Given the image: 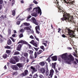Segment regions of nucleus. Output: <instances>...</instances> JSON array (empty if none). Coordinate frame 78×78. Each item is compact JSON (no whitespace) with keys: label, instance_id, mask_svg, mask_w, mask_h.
I'll use <instances>...</instances> for the list:
<instances>
[{"label":"nucleus","instance_id":"f03ea898","mask_svg":"<svg viewBox=\"0 0 78 78\" xmlns=\"http://www.w3.org/2000/svg\"><path fill=\"white\" fill-rule=\"evenodd\" d=\"M61 58L66 63H68L69 64H70L71 61L75 60L74 58L71 54H70L68 56H67V54H63L62 55Z\"/></svg>","mask_w":78,"mask_h":78},{"label":"nucleus","instance_id":"f704fd0d","mask_svg":"<svg viewBox=\"0 0 78 78\" xmlns=\"http://www.w3.org/2000/svg\"><path fill=\"white\" fill-rule=\"evenodd\" d=\"M4 48H7V49H11V47L8 45H7L6 46H5Z\"/></svg>","mask_w":78,"mask_h":78},{"label":"nucleus","instance_id":"b1692460","mask_svg":"<svg viewBox=\"0 0 78 78\" xmlns=\"http://www.w3.org/2000/svg\"><path fill=\"white\" fill-rule=\"evenodd\" d=\"M31 16H34L35 17H37V12H36V13L35 12H33L31 14Z\"/></svg>","mask_w":78,"mask_h":78},{"label":"nucleus","instance_id":"6e6d98bb","mask_svg":"<svg viewBox=\"0 0 78 78\" xmlns=\"http://www.w3.org/2000/svg\"><path fill=\"white\" fill-rule=\"evenodd\" d=\"M35 50V51H38V50L37 49V48H36L35 47H33V48Z\"/></svg>","mask_w":78,"mask_h":78},{"label":"nucleus","instance_id":"20e7f679","mask_svg":"<svg viewBox=\"0 0 78 78\" xmlns=\"http://www.w3.org/2000/svg\"><path fill=\"white\" fill-rule=\"evenodd\" d=\"M35 10L36 12H37V14L40 13V16H41L42 14V12H41V9L39 7H35L33 9V11Z\"/></svg>","mask_w":78,"mask_h":78},{"label":"nucleus","instance_id":"ddd939ff","mask_svg":"<svg viewBox=\"0 0 78 78\" xmlns=\"http://www.w3.org/2000/svg\"><path fill=\"white\" fill-rule=\"evenodd\" d=\"M23 45V44H19L17 48V51H20L21 50V48H22Z\"/></svg>","mask_w":78,"mask_h":78},{"label":"nucleus","instance_id":"393cba45","mask_svg":"<svg viewBox=\"0 0 78 78\" xmlns=\"http://www.w3.org/2000/svg\"><path fill=\"white\" fill-rule=\"evenodd\" d=\"M56 64V62H55L54 63H52V67H53L54 69H55Z\"/></svg>","mask_w":78,"mask_h":78},{"label":"nucleus","instance_id":"13d9d810","mask_svg":"<svg viewBox=\"0 0 78 78\" xmlns=\"http://www.w3.org/2000/svg\"><path fill=\"white\" fill-rule=\"evenodd\" d=\"M55 71L56 73H59V72L58 71V70L55 69Z\"/></svg>","mask_w":78,"mask_h":78},{"label":"nucleus","instance_id":"9b49d317","mask_svg":"<svg viewBox=\"0 0 78 78\" xmlns=\"http://www.w3.org/2000/svg\"><path fill=\"white\" fill-rule=\"evenodd\" d=\"M53 73H54V70H53V69H52L50 70L49 76H50L51 78H52L53 76Z\"/></svg>","mask_w":78,"mask_h":78},{"label":"nucleus","instance_id":"de8ad7c7","mask_svg":"<svg viewBox=\"0 0 78 78\" xmlns=\"http://www.w3.org/2000/svg\"><path fill=\"white\" fill-rule=\"evenodd\" d=\"M23 34H21L19 35V37H20V38H21V37H23Z\"/></svg>","mask_w":78,"mask_h":78},{"label":"nucleus","instance_id":"37998d69","mask_svg":"<svg viewBox=\"0 0 78 78\" xmlns=\"http://www.w3.org/2000/svg\"><path fill=\"white\" fill-rule=\"evenodd\" d=\"M10 39H11V40H12V41L13 42H15V41L16 40L13 38V37H10Z\"/></svg>","mask_w":78,"mask_h":78},{"label":"nucleus","instance_id":"0eeeda50","mask_svg":"<svg viewBox=\"0 0 78 78\" xmlns=\"http://www.w3.org/2000/svg\"><path fill=\"white\" fill-rule=\"evenodd\" d=\"M29 73L28 72V71L26 69L24 70V72L23 73L21 74H20V76H25L27 75H28Z\"/></svg>","mask_w":78,"mask_h":78},{"label":"nucleus","instance_id":"cd10ccee","mask_svg":"<svg viewBox=\"0 0 78 78\" xmlns=\"http://www.w3.org/2000/svg\"><path fill=\"white\" fill-rule=\"evenodd\" d=\"M13 58L15 59L16 62H19V58L18 57L15 56L13 57Z\"/></svg>","mask_w":78,"mask_h":78},{"label":"nucleus","instance_id":"4468645a","mask_svg":"<svg viewBox=\"0 0 78 78\" xmlns=\"http://www.w3.org/2000/svg\"><path fill=\"white\" fill-rule=\"evenodd\" d=\"M30 59H32V62L31 63V64H32V63L33 62H34V61H36V59H34V56H33V55H30Z\"/></svg>","mask_w":78,"mask_h":78},{"label":"nucleus","instance_id":"a18cd8bd","mask_svg":"<svg viewBox=\"0 0 78 78\" xmlns=\"http://www.w3.org/2000/svg\"><path fill=\"white\" fill-rule=\"evenodd\" d=\"M31 17V16L30 15L28 16L27 17V19L26 20L27 21H28V19H30V18Z\"/></svg>","mask_w":78,"mask_h":78},{"label":"nucleus","instance_id":"2eb2a0df","mask_svg":"<svg viewBox=\"0 0 78 78\" xmlns=\"http://www.w3.org/2000/svg\"><path fill=\"white\" fill-rule=\"evenodd\" d=\"M21 43V44H27V42L26 41H24L22 40H20L17 43V44Z\"/></svg>","mask_w":78,"mask_h":78},{"label":"nucleus","instance_id":"6e6552de","mask_svg":"<svg viewBox=\"0 0 78 78\" xmlns=\"http://www.w3.org/2000/svg\"><path fill=\"white\" fill-rule=\"evenodd\" d=\"M31 21L33 23H34V24H35L36 25H38V21H39L37 20L35 18L32 17L31 19Z\"/></svg>","mask_w":78,"mask_h":78},{"label":"nucleus","instance_id":"4c0bfd02","mask_svg":"<svg viewBox=\"0 0 78 78\" xmlns=\"http://www.w3.org/2000/svg\"><path fill=\"white\" fill-rule=\"evenodd\" d=\"M11 31L10 29H9L8 30V34L9 35H10L11 34Z\"/></svg>","mask_w":78,"mask_h":78},{"label":"nucleus","instance_id":"3c124183","mask_svg":"<svg viewBox=\"0 0 78 78\" xmlns=\"http://www.w3.org/2000/svg\"><path fill=\"white\" fill-rule=\"evenodd\" d=\"M20 32H21L22 33H23L24 32V30L23 29H21V30L20 31Z\"/></svg>","mask_w":78,"mask_h":78},{"label":"nucleus","instance_id":"864d4df0","mask_svg":"<svg viewBox=\"0 0 78 78\" xmlns=\"http://www.w3.org/2000/svg\"><path fill=\"white\" fill-rule=\"evenodd\" d=\"M28 46L29 48H30V49H31V46L30 45V44H28Z\"/></svg>","mask_w":78,"mask_h":78},{"label":"nucleus","instance_id":"423d86ee","mask_svg":"<svg viewBox=\"0 0 78 78\" xmlns=\"http://www.w3.org/2000/svg\"><path fill=\"white\" fill-rule=\"evenodd\" d=\"M44 51H43L42 50H40L38 51L37 52V53L35 51L34 54V58L35 59H36L37 57V54L38 55H40Z\"/></svg>","mask_w":78,"mask_h":78},{"label":"nucleus","instance_id":"4be33fe9","mask_svg":"<svg viewBox=\"0 0 78 78\" xmlns=\"http://www.w3.org/2000/svg\"><path fill=\"white\" fill-rule=\"evenodd\" d=\"M51 58L52 59V61H57V56H54L51 57Z\"/></svg>","mask_w":78,"mask_h":78},{"label":"nucleus","instance_id":"0e129e2a","mask_svg":"<svg viewBox=\"0 0 78 78\" xmlns=\"http://www.w3.org/2000/svg\"><path fill=\"white\" fill-rule=\"evenodd\" d=\"M31 9H32V7H30L29 8H28V10H29V11H30V10H31Z\"/></svg>","mask_w":78,"mask_h":78},{"label":"nucleus","instance_id":"680f3d73","mask_svg":"<svg viewBox=\"0 0 78 78\" xmlns=\"http://www.w3.org/2000/svg\"><path fill=\"white\" fill-rule=\"evenodd\" d=\"M20 3H24V1H23V0H22V1H21Z\"/></svg>","mask_w":78,"mask_h":78},{"label":"nucleus","instance_id":"f257e3e1","mask_svg":"<svg viewBox=\"0 0 78 78\" xmlns=\"http://www.w3.org/2000/svg\"><path fill=\"white\" fill-rule=\"evenodd\" d=\"M54 3H55L57 5V6H58V11L59 12H62V14H63V17L61 19V21H64V20H68L69 22H71L72 23L75 24L76 22L73 19V17L72 16H70V14L67 13L63 10V8L59 5V2H54Z\"/></svg>","mask_w":78,"mask_h":78},{"label":"nucleus","instance_id":"774afa93","mask_svg":"<svg viewBox=\"0 0 78 78\" xmlns=\"http://www.w3.org/2000/svg\"><path fill=\"white\" fill-rule=\"evenodd\" d=\"M76 61V62H77L78 63V59H77V58H75V59Z\"/></svg>","mask_w":78,"mask_h":78},{"label":"nucleus","instance_id":"79ce46f5","mask_svg":"<svg viewBox=\"0 0 78 78\" xmlns=\"http://www.w3.org/2000/svg\"><path fill=\"white\" fill-rule=\"evenodd\" d=\"M18 74L17 72H14L13 73L12 75H17Z\"/></svg>","mask_w":78,"mask_h":78},{"label":"nucleus","instance_id":"72a5a7b5","mask_svg":"<svg viewBox=\"0 0 78 78\" xmlns=\"http://www.w3.org/2000/svg\"><path fill=\"white\" fill-rule=\"evenodd\" d=\"M40 48L43 50V51H45V49H44V46H41L40 47Z\"/></svg>","mask_w":78,"mask_h":78},{"label":"nucleus","instance_id":"6ab92c4d","mask_svg":"<svg viewBox=\"0 0 78 78\" xmlns=\"http://www.w3.org/2000/svg\"><path fill=\"white\" fill-rule=\"evenodd\" d=\"M40 72H41L43 74L45 73V69L44 68H41L40 69Z\"/></svg>","mask_w":78,"mask_h":78},{"label":"nucleus","instance_id":"aec40b11","mask_svg":"<svg viewBox=\"0 0 78 78\" xmlns=\"http://www.w3.org/2000/svg\"><path fill=\"white\" fill-rule=\"evenodd\" d=\"M16 66H18L19 68H21L23 67L22 63H18L16 64Z\"/></svg>","mask_w":78,"mask_h":78},{"label":"nucleus","instance_id":"bf43d9fd","mask_svg":"<svg viewBox=\"0 0 78 78\" xmlns=\"http://www.w3.org/2000/svg\"><path fill=\"white\" fill-rule=\"evenodd\" d=\"M35 38L37 41H39V38H38L36 36H35Z\"/></svg>","mask_w":78,"mask_h":78},{"label":"nucleus","instance_id":"1a4fd4ad","mask_svg":"<svg viewBox=\"0 0 78 78\" xmlns=\"http://www.w3.org/2000/svg\"><path fill=\"white\" fill-rule=\"evenodd\" d=\"M32 27L31 26H30L29 27H25L24 28V29L25 30H27V31H30L32 33H34V31L31 29L32 28Z\"/></svg>","mask_w":78,"mask_h":78},{"label":"nucleus","instance_id":"69168bd1","mask_svg":"<svg viewBox=\"0 0 78 78\" xmlns=\"http://www.w3.org/2000/svg\"><path fill=\"white\" fill-rule=\"evenodd\" d=\"M62 36L63 37H66V35H64V34H63L62 35Z\"/></svg>","mask_w":78,"mask_h":78},{"label":"nucleus","instance_id":"412c9836","mask_svg":"<svg viewBox=\"0 0 78 78\" xmlns=\"http://www.w3.org/2000/svg\"><path fill=\"white\" fill-rule=\"evenodd\" d=\"M53 55V54H52L49 56L48 58L46 60V61H48V62H50L51 61V60H50V57H51Z\"/></svg>","mask_w":78,"mask_h":78},{"label":"nucleus","instance_id":"dca6fc26","mask_svg":"<svg viewBox=\"0 0 78 78\" xmlns=\"http://www.w3.org/2000/svg\"><path fill=\"white\" fill-rule=\"evenodd\" d=\"M0 18H1L2 20H4L5 19H7V17H6V15H2L1 16Z\"/></svg>","mask_w":78,"mask_h":78},{"label":"nucleus","instance_id":"bb28decb","mask_svg":"<svg viewBox=\"0 0 78 78\" xmlns=\"http://www.w3.org/2000/svg\"><path fill=\"white\" fill-rule=\"evenodd\" d=\"M28 52L30 55H33V51H32V50H28Z\"/></svg>","mask_w":78,"mask_h":78},{"label":"nucleus","instance_id":"49530a36","mask_svg":"<svg viewBox=\"0 0 78 78\" xmlns=\"http://www.w3.org/2000/svg\"><path fill=\"white\" fill-rule=\"evenodd\" d=\"M30 43V44H32V45H33V44L34 43V40H32Z\"/></svg>","mask_w":78,"mask_h":78},{"label":"nucleus","instance_id":"39448f33","mask_svg":"<svg viewBox=\"0 0 78 78\" xmlns=\"http://www.w3.org/2000/svg\"><path fill=\"white\" fill-rule=\"evenodd\" d=\"M65 3H66L68 5V8H70V5H72L73 4V1H68V0H64Z\"/></svg>","mask_w":78,"mask_h":78},{"label":"nucleus","instance_id":"ea45409f","mask_svg":"<svg viewBox=\"0 0 78 78\" xmlns=\"http://www.w3.org/2000/svg\"><path fill=\"white\" fill-rule=\"evenodd\" d=\"M6 53L7 54H10V53H11V51L9 50H6Z\"/></svg>","mask_w":78,"mask_h":78},{"label":"nucleus","instance_id":"09e8293b","mask_svg":"<svg viewBox=\"0 0 78 78\" xmlns=\"http://www.w3.org/2000/svg\"><path fill=\"white\" fill-rule=\"evenodd\" d=\"M27 23H23L22 25H21V27H23V25H25V26H26L27 25Z\"/></svg>","mask_w":78,"mask_h":78},{"label":"nucleus","instance_id":"f8f14e48","mask_svg":"<svg viewBox=\"0 0 78 78\" xmlns=\"http://www.w3.org/2000/svg\"><path fill=\"white\" fill-rule=\"evenodd\" d=\"M11 68L15 70H18V67L16 66L15 65H12L11 66Z\"/></svg>","mask_w":78,"mask_h":78},{"label":"nucleus","instance_id":"e2e57ef3","mask_svg":"<svg viewBox=\"0 0 78 78\" xmlns=\"http://www.w3.org/2000/svg\"><path fill=\"white\" fill-rule=\"evenodd\" d=\"M3 42V40L2 38H0V42L2 43Z\"/></svg>","mask_w":78,"mask_h":78},{"label":"nucleus","instance_id":"c756f323","mask_svg":"<svg viewBox=\"0 0 78 78\" xmlns=\"http://www.w3.org/2000/svg\"><path fill=\"white\" fill-rule=\"evenodd\" d=\"M20 60H21V61H25V57L22 56L20 58Z\"/></svg>","mask_w":78,"mask_h":78},{"label":"nucleus","instance_id":"338daca9","mask_svg":"<svg viewBox=\"0 0 78 78\" xmlns=\"http://www.w3.org/2000/svg\"><path fill=\"white\" fill-rule=\"evenodd\" d=\"M30 25V23H27L26 24V26H29V25Z\"/></svg>","mask_w":78,"mask_h":78},{"label":"nucleus","instance_id":"2f4dec72","mask_svg":"<svg viewBox=\"0 0 78 78\" xmlns=\"http://www.w3.org/2000/svg\"><path fill=\"white\" fill-rule=\"evenodd\" d=\"M7 44L8 45H11V40L9 39L7 41Z\"/></svg>","mask_w":78,"mask_h":78},{"label":"nucleus","instance_id":"a19ab883","mask_svg":"<svg viewBox=\"0 0 78 78\" xmlns=\"http://www.w3.org/2000/svg\"><path fill=\"white\" fill-rule=\"evenodd\" d=\"M39 77L40 78H44V76L42 74H39Z\"/></svg>","mask_w":78,"mask_h":78},{"label":"nucleus","instance_id":"a211bd4d","mask_svg":"<svg viewBox=\"0 0 78 78\" xmlns=\"http://www.w3.org/2000/svg\"><path fill=\"white\" fill-rule=\"evenodd\" d=\"M3 3V0H0V11L2 9V4Z\"/></svg>","mask_w":78,"mask_h":78},{"label":"nucleus","instance_id":"7ed1b4c3","mask_svg":"<svg viewBox=\"0 0 78 78\" xmlns=\"http://www.w3.org/2000/svg\"><path fill=\"white\" fill-rule=\"evenodd\" d=\"M67 30L68 34H67V36H70L69 37V38L68 39V40L71 41L72 39L71 38V37H75V36H76V35H73V34H74V31L71 30L69 28L67 29Z\"/></svg>","mask_w":78,"mask_h":78},{"label":"nucleus","instance_id":"5fc2aeb1","mask_svg":"<svg viewBox=\"0 0 78 78\" xmlns=\"http://www.w3.org/2000/svg\"><path fill=\"white\" fill-rule=\"evenodd\" d=\"M33 2L35 4H37V1H36L35 0L33 1Z\"/></svg>","mask_w":78,"mask_h":78},{"label":"nucleus","instance_id":"c9c22d12","mask_svg":"<svg viewBox=\"0 0 78 78\" xmlns=\"http://www.w3.org/2000/svg\"><path fill=\"white\" fill-rule=\"evenodd\" d=\"M10 62L11 64H16V61L14 60H12L10 61Z\"/></svg>","mask_w":78,"mask_h":78},{"label":"nucleus","instance_id":"052dcab7","mask_svg":"<svg viewBox=\"0 0 78 78\" xmlns=\"http://www.w3.org/2000/svg\"><path fill=\"white\" fill-rule=\"evenodd\" d=\"M4 69L5 70H6V69H7V67H6V65H5V66L4 67Z\"/></svg>","mask_w":78,"mask_h":78},{"label":"nucleus","instance_id":"603ef678","mask_svg":"<svg viewBox=\"0 0 78 78\" xmlns=\"http://www.w3.org/2000/svg\"><path fill=\"white\" fill-rule=\"evenodd\" d=\"M37 71V70H33L32 71V73L33 74L35 72H36Z\"/></svg>","mask_w":78,"mask_h":78},{"label":"nucleus","instance_id":"c03bdc74","mask_svg":"<svg viewBox=\"0 0 78 78\" xmlns=\"http://www.w3.org/2000/svg\"><path fill=\"white\" fill-rule=\"evenodd\" d=\"M30 68L31 69H32L33 70H36V69H35V68L33 67V66H31Z\"/></svg>","mask_w":78,"mask_h":78},{"label":"nucleus","instance_id":"e433bc0d","mask_svg":"<svg viewBox=\"0 0 78 78\" xmlns=\"http://www.w3.org/2000/svg\"><path fill=\"white\" fill-rule=\"evenodd\" d=\"M33 45L35 47H36L37 48L38 47V46H37V44L36 43H34L33 44Z\"/></svg>","mask_w":78,"mask_h":78},{"label":"nucleus","instance_id":"473e14b6","mask_svg":"<svg viewBox=\"0 0 78 78\" xmlns=\"http://www.w3.org/2000/svg\"><path fill=\"white\" fill-rule=\"evenodd\" d=\"M24 56H25L26 58H28V54L27 53H24Z\"/></svg>","mask_w":78,"mask_h":78},{"label":"nucleus","instance_id":"7c9ffc66","mask_svg":"<svg viewBox=\"0 0 78 78\" xmlns=\"http://www.w3.org/2000/svg\"><path fill=\"white\" fill-rule=\"evenodd\" d=\"M37 77H38V75L36 73L34 75L33 78H37Z\"/></svg>","mask_w":78,"mask_h":78},{"label":"nucleus","instance_id":"58836bf2","mask_svg":"<svg viewBox=\"0 0 78 78\" xmlns=\"http://www.w3.org/2000/svg\"><path fill=\"white\" fill-rule=\"evenodd\" d=\"M20 54V53L19 52V51H16L14 52V55H19Z\"/></svg>","mask_w":78,"mask_h":78},{"label":"nucleus","instance_id":"4d7b16f0","mask_svg":"<svg viewBox=\"0 0 78 78\" xmlns=\"http://www.w3.org/2000/svg\"><path fill=\"white\" fill-rule=\"evenodd\" d=\"M30 38H31V39H34V37H33V36L32 35H31L30 37Z\"/></svg>","mask_w":78,"mask_h":78},{"label":"nucleus","instance_id":"f3484780","mask_svg":"<svg viewBox=\"0 0 78 78\" xmlns=\"http://www.w3.org/2000/svg\"><path fill=\"white\" fill-rule=\"evenodd\" d=\"M23 20V19H21L20 18L18 19V21H17L16 22L17 25H20V22H21L20 21L21 20V21H22V20Z\"/></svg>","mask_w":78,"mask_h":78},{"label":"nucleus","instance_id":"a878e982","mask_svg":"<svg viewBox=\"0 0 78 78\" xmlns=\"http://www.w3.org/2000/svg\"><path fill=\"white\" fill-rule=\"evenodd\" d=\"M39 65L41 66H44L45 65V62H41L39 63Z\"/></svg>","mask_w":78,"mask_h":78},{"label":"nucleus","instance_id":"8fccbe9b","mask_svg":"<svg viewBox=\"0 0 78 78\" xmlns=\"http://www.w3.org/2000/svg\"><path fill=\"white\" fill-rule=\"evenodd\" d=\"M46 76H48V74H49V72H48V71H47L46 72Z\"/></svg>","mask_w":78,"mask_h":78},{"label":"nucleus","instance_id":"9d476101","mask_svg":"<svg viewBox=\"0 0 78 78\" xmlns=\"http://www.w3.org/2000/svg\"><path fill=\"white\" fill-rule=\"evenodd\" d=\"M36 33L39 34L40 33V26L39 25L36 26L35 27Z\"/></svg>","mask_w":78,"mask_h":78},{"label":"nucleus","instance_id":"5701e85b","mask_svg":"<svg viewBox=\"0 0 78 78\" xmlns=\"http://www.w3.org/2000/svg\"><path fill=\"white\" fill-rule=\"evenodd\" d=\"M16 9H14V10L12 11V15L13 16H15V15H16Z\"/></svg>","mask_w":78,"mask_h":78},{"label":"nucleus","instance_id":"c85d7f7f","mask_svg":"<svg viewBox=\"0 0 78 78\" xmlns=\"http://www.w3.org/2000/svg\"><path fill=\"white\" fill-rule=\"evenodd\" d=\"M7 56H8V55L6 54H4L2 56V58H4V59H6V58H7Z\"/></svg>","mask_w":78,"mask_h":78}]
</instances>
